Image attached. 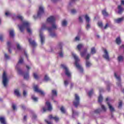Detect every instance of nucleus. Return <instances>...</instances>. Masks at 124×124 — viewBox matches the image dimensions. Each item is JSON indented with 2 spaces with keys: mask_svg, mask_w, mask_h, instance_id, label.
Instances as JSON below:
<instances>
[{
  "mask_svg": "<svg viewBox=\"0 0 124 124\" xmlns=\"http://www.w3.org/2000/svg\"><path fill=\"white\" fill-rule=\"evenodd\" d=\"M95 53H96V49H95V48H94V47L91 48L90 54L91 55H94V54H95Z\"/></svg>",
  "mask_w": 124,
  "mask_h": 124,
  "instance_id": "nucleus-27",
  "label": "nucleus"
},
{
  "mask_svg": "<svg viewBox=\"0 0 124 124\" xmlns=\"http://www.w3.org/2000/svg\"><path fill=\"white\" fill-rule=\"evenodd\" d=\"M116 43L118 44V45H120V43H122V40H121V38L118 37L116 39Z\"/></svg>",
  "mask_w": 124,
  "mask_h": 124,
  "instance_id": "nucleus-28",
  "label": "nucleus"
},
{
  "mask_svg": "<svg viewBox=\"0 0 124 124\" xmlns=\"http://www.w3.org/2000/svg\"><path fill=\"white\" fill-rule=\"evenodd\" d=\"M102 14L103 16H108V13L106 11V10H104L102 11Z\"/></svg>",
  "mask_w": 124,
  "mask_h": 124,
  "instance_id": "nucleus-34",
  "label": "nucleus"
},
{
  "mask_svg": "<svg viewBox=\"0 0 124 124\" xmlns=\"http://www.w3.org/2000/svg\"><path fill=\"white\" fill-rule=\"evenodd\" d=\"M103 100V97H102V96L101 95H100L98 98V102L99 103H101V102H102Z\"/></svg>",
  "mask_w": 124,
  "mask_h": 124,
  "instance_id": "nucleus-29",
  "label": "nucleus"
},
{
  "mask_svg": "<svg viewBox=\"0 0 124 124\" xmlns=\"http://www.w3.org/2000/svg\"><path fill=\"white\" fill-rule=\"evenodd\" d=\"M31 98H32V99L35 102H36L38 100V98L35 97V96H33V95L32 96Z\"/></svg>",
  "mask_w": 124,
  "mask_h": 124,
  "instance_id": "nucleus-44",
  "label": "nucleus"
},
{
  "mask_svg": "<svg viewBox=\"0 0 124 124\" xmlns=\"http://www.w3.org/2000/svg\"><path fill=\"white\" fill-rule=\"evenodd\" d=\"M61 67L62 68H63V69L65 70V74L68 77H71V73H70V71H69L68 68H67V67L65 65L62 64Z\"/></svg>",
  "mask_w": 124,
  "mask_h": 124,
  "instance_id": "nucleus-8",
  "label": "nucleus"
},
{
  "mask_svg": "<svg viewBox=\"0 0 124 124\" xmlns=\"http://www.w3.org/2000/svg\"><path fill=\"white\" fill-rule=\"evenodd\" d=\"M21 63H18L17 64L16 69L17 70V72L19 75H22L24 77V79L26 80L29 79V78H30V75H29V71H27L26 73H24L22 70H21V68H20V64Z\"/></svg>",
  "mask_w": 124,
  "mask_h": 124,
  "instance_id": "nucleus-3",
  "label": "nucleus"
},
{
  "mask_svg": "<svg viewBox=\"0 0 124 124\" xmlns=\"http://www.w3.org/2000/svg\"><path fill=\"white\" fill-rule=\"evenodd\" d=\"M52 94L53 96H57V91L53 90L52 91Z\"/></svg>",
  "mask_w": 124,
  "mask_h": 124,
  "instance_id": "nucleus-36",
  "label": "nucleus"
},
{
  "mask_svg": "<svg viewBox=\"0 0 124 124\" xmlns=\"http://www.w3.org/2000/svg\"><path fill=\"white\" fill-rule=\"evenodd\" d=\"M45 122H46V124H52V123H51V122H50L47 121L46 120H45Z\"/></svg>",
  "mask_w": 124,
  "mask_h": 124,
  "instance_id": "nucleus-61",
  "label": "nucleus"
},
{
  "mask_svg": "<svg viewBox=\"0 0 124 124\" xmlns=\"http://www.w3.org/2000/svg\"><path fill=\"white\" fill-rule=\"evenodd\" d=\"M7 46L9 48V53H11V50H10V48H11V43L10 42H7Z\"/></svg>",
  "mask_w": 124,
  "mask_h": 124,
  "instance_id": "nucleus-33",
  "label": "nucleus"
},
{
  "mask_svg": "<svg viewBox=\"0 0 124 124\" xmlns=\"http://www.w3.org/2000/svg\"><path fill=\"white\" fill-rule=\"evenodd\" d=\"M86 67H90L92 65V63L90 62H87L86 63Z\"/></svg>",
  "mask_w": 124,
  "mask_h": 124,
  "instance_id": "nucleus-54",
  "label": "nucleus"
},
{
  "mask_svg": "<svg viewBox=\"0 0 124 124\" xmlns=\"http://www.w3.org/2000/svg\"><path fill=\"white\" fill-rule=\"evenodd\" d=\"M71 55L72 57L74 58L76 62H80V58H79V56H78L74 52H71Z\"/></svg>",
  "mask_w": 124,
  "mask_h": 124,
  "instance_id": "nucleus-13",
  "label": "nucleus"
},
{
  "mask_svg": "<svg viewBox=\"0 0 124 124\" xmlns=\"http://www.w3.org/2000/svg\"><path fill=\"white\" fill-rule=\"evenodd\" d=\"M60 51L58 52V56L60 58H63L64 54L63 53V51H62V47L61 46H59Z\"/></svg>",
  "mask_w": 124,
  "mask_h": 124,
  "instance_id": "nucleus-16",
  "label": "nucleus"
},
{
  "mask_svg": "<svg viewBox=\"0 0 124 124\" xmlns=\"http://www.w3.org/2000/svg\"><path fill=\"white\" fill-rule=\"evenodd\" d=\"M64 84L65 86L66 87V86H67V85H68V82H67V80H65L64 82Z\"/></svg>",
  "mask_w": 124,
  "mask_h": 124,
  "instance_id": "nucleus-58",
  "label": "nucleus"
},
{
  "mask_svg": "<svg viewBox=\"0 0 124 124\" xmlns=\"http://www.w3.org/2000/svg\"><path fill=\"white\" fill-rule=\"evenodd\" d=\"M107 91H108V92H109L110 91V86H109V85L107 86Z\"/></svg>",
  "mask_w": 124,
  "mask_h": 124,
  "instance_id": "nucleus-63",
  "label": "nucleus"
},
{
  "mask_svg": "<svg viewBox=\"0 0 124 124\" xmlns=\"http://www.w3.org/2000/svg\"><path fill=\"white\" fill-rule=\"evenodd\" d=\"M24 62V59L22 57H20L19 59L18 62Z\"/></svg>",
  "mask_w": 124,
  "mask_h": 124,
  "instance_id": "nucleus-53",
  "label": "nucleus"
},
{
  "mask_svg": "<svg viewBox=\"0 0 124 124\" xmlns=\"http://www.w3.org/2000/svg\"><path fill=\"white\" fill-rule=\"evenodd\" d=\"M93 93V89H91L88 93L89 96H92Z\"/></svg>",
  "mask_w": 124,
  "mask_h": 124,
  "instance_id": "nucleus-40",
  "label": "nucleus"
},
{
  "mask_svg": "<svg viewBox=\"0 0 124 124\" xmlns=\"http://www.w3.org/2000/svg\"><path fill=\"white\" fill-rule=\"evenodd\" d=\"M16 19H18L19 20H21L22 21L23 20V16H22L18 15L16 16Z\"/></svg>",
  "mask_w": 124,
  "mask_h": 124,
  "instance_id": "nucleus-45",
  "label": "nucleus"
},
{
  "mask_svg": "<svg viewBox=\"0 0 124 124\" xmlns=\"http://www.w3.org/2000/svg\"><path fill=\"white\" fill-rule=\"evenodd\" d=\"M94 112L96 114H98V113H100V112H101V109L100 108L97 109L95 110Z\"/></svg>",
  "mask_w": 124,
  "mask_h": 124,
  "instance_id": "nucleus-47",
  "label": "nucleus"
},
{
  "mask_svg": "<svg viewBox=\"0 0 124 124\" xmlns=\"http://www.w3.org/2000/svg\"><path fill=\"white\" fill-rule=\"evenodd\" d=\"M29 42L32 46H36V43L34 40L31 41V39H29Z\"/></svg>",
  "mask_w": 124,
  "mask_h": 124,
  "instance_id": "nucleus-22",
  "label": "nucleus"
},
{
  "mask_svg": "<svg viewBox=\"0 0 124 124\" xmlns=\"http://www.w3.org/2000/svg\"><path fill=\"white\" fill-rule=\"evenodd\" d=\"M123 60H124V57H123L122 56L118 57V62H123Z\"/></svg>",
  "mask_w": 124,
  "mask_h": 124,
  "instance_id": "nucleus-39",
  "label": "nucleus"
},
{
  "mask_svg": "<svg viewBox=\"0 0 124 124\" xmlns=\"http://www.w3.org/2000/svg\"><path fill=\"white\" fill-rule=\"evenodd\" d=\"M73 103L75 107H78V105H79L80 103V97H79L78 94H75V99L74 100Z\"/></svg>",
  "mask_w": 124,
  "mask_h": 124,
  "instance_id": "nucleus-7",
  "label": "nucleus"
},
{
  "mask_svg": "<svg viewBox=\"0 0 124 124\" xmlns=\"http://www.w3.org/2000/svg\"><path fill=\"white\" fill-rule=\"evenodd\" d=\"M33 76H34V78H35L37 80V79H38V78H39V77H38V75L36 73H35L33 74Z\"/></svg>",
  "mask_w": 124,
  "mask_h": 124,
  "instance_id": "nucleus-48",
  "label": "nucleus"
},
{
  "mask_svg": "<svg viewBox=\"0 0 124 124\" xmlns=\"http://www.w3.org/2000/svg\"><path fill=\"white\" fill-rule=\"evenodd\" d=\"M108 108L110 110V111L111 113H113V112H115V108H114V107L112 106V105L111 104H110L109 103H108Z\"/></svg>",
  "mask_w": 124,
  "mask_h": 124,
  "instance_id": "nucleus-18",
  "label": "nucleus"
},
{
  "mask_svg": "<svg viewBox=\"0 0 124 124\" xmlns=\"http://www.w3.org/2000/svg\"><path fill=\"white\" fill-rule=\"evenodd\" d=\"M60 110L62 113V114H65L66 113V110H65V108H64L63 107H62L60 108Z\"/></svg>",
  "mask_w": 124,
  "mask_h": 124,
  "instance_id": "nucleus-31",
  "label": "nucleus"
},
{
  "mask_svg": "<svg viewBox=\"0 0 124 124\" xmlns=\"http://www.w3.org/2000/svg\"><path fill=\"white\" fill-rule=\"evenodd\" d=\"M80 40V36H77L75 38V41H79Z\"/></svg>",
  "mask_w": 124,
  "mask_h": 124,
  "instance_id": "nucleus-50",
  "label": "nucleus"
},
{
  "mask_svg": "<svg viewBox=\"0 0 124 124\" xmlns=\"http://www.w3.org/2000/svg\"><path fill=\"white\" fill-rule=\"evenodd\" d=\"M46 106H47V108H43L44 112H46V111H47V110H48V111H51L52 110V106L51 105V104L50 103V102H46Z\"/></svg>",
  "mask_w": 124,
  "mask_h": 124,
  "instance_id": "nucleus-12",
  "label": "nucleus"
},
{
  "mask_svg": "<svg viewBox=\"0 0 124 124\" xmlns=\"http://www.w3.org/2000/svg\"><path fill=\"white\" fill-rule=\"evenodd\" d=\"M23 95L24 96H26V95H27V92H26V91H23Z\"/></svg>",
  "mask_w": 124,
  "mask_h": 124,
  "instance_id": "nucleus-60",
  "label": "nucleus"
},
{
  "mask_svg": "<svg viewBox=\"0 0 124 124\" xmlns=\"http://www.w3.org/2000/svg\"><path fill=\"white\" fill-rule=\"evenodd\" d=\"M48 119L49 120H52V119H53V120H55L56 122H59V117H58L57 116H55V117H53V116L52 115H49L48 116Z\"/></svg>",
  "mask_w": 124,
  "mask_h": 124,
  "instance_id": "nucleus-19",
  "label": "nucleus"
},
{
  "mask_svg": "<svg viewBox=\"0 0 124 124\" xmlns=\"http://www.w3.org/2000/svg\"><path fill=\"white\" fill-rule=\"evenodd\" d=\"M121 3H122V4H123V5H124V0H122L121 1Z\"/></svg>",
  "mask_w": 124,
  "mask_h": 124,
  "instance_id": "nucleus-64",
  "label": "nucleus"
},
{
  "mask_svg": "<svg viewBox=\"0 0 124 124\" xmlns=\"http://www.w3.org/2000/svg\"><path fill=\"white\" fill-rule=\"evenodd\" d=\"M86 30H89L91 28V25L89 23H87L86 25Z\"/></svg>",
  "mask_w": 124,
  "mask_h": 124,
  "instance_id": "nucleus-52",
  "label": "nucleus"
},
{
  "mask_svg": "<svg viewBox=\"0 0 124 124\" xmlns=\"http://www.w3.org/2000/svg\"><path fill=\"white\" fill-rule=\"evenodd\" d=\"M75 65L76 67L79 70L80 72L82 73L83 72V67H82V66L79 64L78 62L75 63Z\"/></svg>",
  "mask_w": 124,
  "mask_h": 124,
  "instance_id": "nucleus-17",
  "label": "nucleus"
},
{
  "mask_svg": "<svg viewBox=\"0 0 124 124\" xmlns=\"http://www.w3.org/2000/svg\"><path fill=\"white\" fill-rule=\"evenodd\" d=\"M101 107L102 108V110L104 112H106V110H107V108H106V107H105V106L104 105L101 104Z\"/></svg>",
  "mask_w": 124,
  "mask_h": 124,
  "instance_id": "nucleus-35",
  "label": "nucleus"
},
{
  "mask_svg": "<svg viewBox=\"0 0 124 124\" xmlns=\"http://www.w3.org/2000/svg\"><path fill=\"white\" fill-rule=\"evenodd\" d=\"M15 93L16 96L19 97V96H20L21 94H20V93L19 92V90L17 89H16L15 90Z\"/></svg>",
  "mask_w": 124,
  "mask_h": 124,
  "instance_id": "nucleus-30",
  "label": "nucleus"
},
{
  "mask_svg": "<svg viewBox=\"0 0 124 124\" xmlns=\"http://www.w3.org/2000/svg\"><path fill=\"white\" fill-rule=\"evenodd\" d=\"M98 26L99 27V28H101V29H103V24H102V22L99 21L98 22Z\"/></svg>",
  "mask_w": 124,
  "mask_h": 124,
  "instance_id": "nucleus-37",
  "label": "nucleus"
},
{
  "mask_svg": "<svg viewBox=\"0 0 124 124\" xmlns=\"http://www.w3.org/2000/svg\"><path fill=\"white\" fill-rule=\"evenodd\" d=\"M83 47H84V45L82 44H79L77 46V49H78V51H80L81 49H82V48H83Z\"/></svg>",
  "mask_w": 124,
  "mask_h": 124,
  "instance_id": "nucleus-23",
  "label": "nucleus"
},
{
  "mask_svg": "<svg viewBox=\"0 0 124 124\" xmlns=\"http://www.w3.org/2000/svg\"><path fill=\"white\" fill-rule=\"evenodd\" d=\"M84 18L86 20V23H89L90 21H91V18H90V17L87 15H86L84 16Z\"/></svg>",
  "mask_w": 124,
  "mask_h": 124,
  "instance_id": "nucleus-25",
  "label": "nucleus"
},
{
  "mask_svg": "<svg viewBox=\"0 0 124 124\" xmlns=\"http://www.w3.org/2000/svg\"><path fill=\"white\" fill-rule=\"evenodd\" d=\"M110 26V24L107 23L106 25L104 26V27H103L102 30H106L107 29H108L109 27Z\"/></svg>",
  "mask_w": 124,
  "mask_h": 124,
  "instance_id": "nucleus-38",
  "label": "nucleus"
},
{
  "mask_svg": "<svg viewBox=\"0 0 124 124\" xmlns=\"http://www.w3.org/2000/svg\"><path fill=\"white\" fill-rule=\"evenodd\" d=\"M72 112H73V118L76 117V116H77L78 114V112H77L76 111L73 110H72Z\"/></svg>",
  "mask_w": 124,
  "mask_h": 124,
  "instance_id": "nucleus-32",
  "label": "nucleus"
},
{
  "mask_svg": "<svg viewBox=\"0 0 124 124\" xmlns=\"http://www.w3.org/2000/svg\"><path fill=\"white\" fill-rule=\"evenodd\" d=\"M79 22H83V17L82 16L79 17Z\"/></svg>",
  "mask_w": 124,
  "mask_h": 124,
  "instance_id": "nucleus-56",
  "label": "nucleus"
},
{
  "mask_svg": "<svg viewBox=\"0 0 124 124\" xmlns=\"http://www.w3.org/2000/svg\"><path fill=\"white\" fill-rule=\"evenodd\" d=\"M9 34L11 37H13L15 35V33H14V30L13 29L9 30Z\"/></svg>",
  "mask_w": 124,
  "mask_h": 124,
  "instance_id": "nucleus-21",
  "label": "nucleus"
},
{
  "mask_svg": "<svg viewBox=\"0 0 124 124\" xmlns=\"http://www.w3.org/2000/svg\"><path fill=\"white\" fill-rule=\"evenodd\" d=\"M0 41H3V35L2 34H0Z\"/></svg>",
  "mask_w": 124,
  "mask_h": 124,
  "instance_id": "nucleus-51",
  "label": "nucleus"
},
{
  "mask_svg": "<svg viewBox=\"0 0 124 124\" xmlns=\"http://www.w3.org/2000/svg\"><path fill=\"white\" fill-rule=\"evenodd\" d=\"M5 15L7 17H9V16H11V13L9 11H7L5 12Z\"/></svg>",
  "mask_w": 124,
  "mask_h": 124,
  "instance_id": "nucleus-46",
  "label": "nucleus"
},
{
  "mask_svg": "<svg viewBox=\"0 0 124 124\" xmlns=\"http://www.w3.org/2000/svg\"><path fill=\"white\" fill-rule=\"evenodd\" d=\"M18 28L20 31H24L25 30H27L29 33H31V23L28 21H23L22 25H18Z\"/></svg>",
  "mask_w": 124,
  "mask_h": 124,
  "instance_id": "nucleus-2",
  "label": "nucleus"
},
{
  "mask_svg": "<svg viewBox=\"0 0 124 124\" xmlns=\"http://www.w3.org/2000/svg\"><path fill=\"white\" fill-rule=\"evenodd\" d=\"M4 56H5V59H9V56H8V55L7 54H5Z\"/></svg>",
  "mask_w": 124,
  "mask_h": 124,
  "instance_id": "nucleus-62",
  "label": "nucleus"
},
{
  "mask_svg": "<svg viewBox=\"0 0 124 124\" xmlns=\"http://www.w3.org/2000/svg\"><path fill=\"white\" fill-rule=\"evenodd\" d=\"M114 76L115 78H116L117 81H118V82L117 83V86L118 87H121V77L117 76V73H114Z\"/></svg>",
  "mask_w": 124,
  "mask_h": 124,
  "instance_id": "nucleus-15",
  "label": "nucleus"
},
{
  "mask_svg": "<svg viewBox=\"0 0 124 124\" xmlns=\"http://www.w3.org/2000/svg\"><path fill=\"white\" fill-rule=\"evenodd\" d=\"M86 54H87V49H84L83 51H80V55L82 58H84L86 56Z\"/></svg>",
  "mask_w": 124,
  "mask_h": 124,
  "instance_id": "nucleus-24",
  "label": "nucleus"
},
{
  "mask_svg": "<svg viewBox=\"0 0 124 124\" xmlns=\"http://www.w3.org/2000/svg\"><path fill=\"white\" fill-rule=\"evenodd\" d=\"M56 20V18H55V16H51L49 17H48L46 20V24H43L42 26V29H43V28H45V27H49L51 24H53V23L55 22V20Z\"/></svg>",
  "mask_w": 124,
  "mask_h": 124,
  "instance_id": "nucleus-4",
  "label": "nucleus"
},
{
  "mask_svg": "<svg viewBox=\"0 0 124 124\" xmlns=\"http://www.w3.org/2000/svg\"><path fill=\"white\" fill-rule=\"evenodd\" d=\"M21 108H22V109H23V110H25V109H26V107L25 106V105H21Z\"/></svg>",
  "mask_w": 124,
  "mask_h": 124,
  "instance_id": "nucleus-59",
  "label": "nucleus"
},
{
  "mask_svg": "<svg viewBox=\"0 0 124 124\" xmlns=\"http://www.w3.org/2000/svg\"><path fill=\"white\" fill-rule=\"evenodd\" d=\"M118 8V14H122V13H123V12L124 10V8L122 7V5H119Z\"/></svg>",
  "mask_w": 124,
  "mask_h": 124,
  "instance_id": "nucleus-20",
  "label": "nucleus"
},
{
  "mask_svg": "<svg viewBox=\"0 0 124 124\" xmlns=\"http://www.w3.org/2000/svg\"><path fill=\"white\" fill-rule=\"evenodd\" d=\"M8 81L9 79L7 78V74L6 73V72H4L2 76V83L4 87H6L7 86Z\"/></svg>",
  "mask_w": 124,
  "mask_h": 124,
  "instance_id": "nucleus-6",
  "label": "nucleus"
},
{
  "mask_svg": "<svg viewBox=\"0 0 124 124\" xmlns=\"http://www.w3.org/2000/svg\"><path fill=\"white\" fill-rule=\"evenodd\" d=\"M103 58H104V59H105V60H107V61H110V58L109 57V53H108V51H107V49L104 48L103 49Z\"/></svg>",
  "mask_w": 124,
  "mask_h": 124,
  "instance_id": "nucleus-11",
  "label": "nucleus"
},
{
  "mask_svg": "<svg viewBox=\"0 0 124 124\" xmlns=\"http://www.w3.org/2000/svg\"><path fill=\"white\" fill-rule=\"evenodd\" d=\"M50 36L51 37H57V33H50Z\"/></svg>",
  "mask_w": 124,
  "mask_h": 124,
  "instance_id": "nucleus-43",
  "label": "nucleus"
},
{
  "mask_svg": "<svg viewBox=\"0 0 124 124\" xmlns=\"http://www.w3.org/2000/svg\"><path fill=\"white\" fill-rule=\"evenodd\" d=\"M16 47H17V50H18V51H21L22 52H24L25 56H26V57H28V53H27L26 50H25L22 47V46H21L20 44H19L18 43H16Z\"/></svg>",
  "mask_w": 124,
  "mask_h": 124,
  "instance_id": "nucleus-9",
  "label": "nucleus"
},
{
  "mask_svg": "<svg viewBox=\"0 0 124 124\" xmlns=\"http://www.w3.org/2000/svg\"><path fill=\"white\" fill-rule=\"evenodd\" d=\"M34 90L35 92H36V93H40V94H41V95H42L43 96H44V95H45V93H44V92L41 89H39L37 85H35L34 86Z\"/></svg>",
  "mask_w": 124,
  "mask_h": 124,
  "instance_id": "nucleus-10",
  "label": "nucleus"
},
{
  "mask_svg": "<svg viewBox=\"0 0 124 124\" xmlns=\"http://www.w3.org/2000/svg\"><path fill=\"white\" fill-rule=\"evenodd\" d=\"M71 13L72 14H76L77 13V10L76 9H73L71 10Z\"/></svg>",
  "mask_w": 124,
  "mask_h": 124,
  "instance_id": "nucleus-42",
  "label": "nucleus"
},
{
  "mask_svg": "<svg viewBox=\"0 0 124 124\" xmlns=\"http://www.w3.org/2000/svg\"><path fill=\"white\" fill-rule=\"evenodd\" d=\"M12 108H13V110H16V105L15 104H13Z\"/></svg>",
  "mask_w": 124,
  "mask_h": 124,
  "instance_id": "nucleus-55",
  "label": "nucleus"
},
{
  "mask_svg": "<svg viewBox=\"0 0 124 124\" xmlns=\"http://www.w3.org/2000/svg\"><path fill=\"white\" fill-rule=\"evenodd\" d=\"M50 25H51V27L50 28L49 27V26H47L41 28L40 30V37L41 44H43V43L45 42V36L42 33V30H47L49 32H51L53 31V30H56L57 29V28H58V25H57L55 22L51 23Z\"/></svg>",
  "mask_w": 124,
  "mask_h": 124,
  "instance_id": "nucleus-1",
  "label": "nucleus"
},
{
  "mask_svg": "<svg viewBox=\"0 0 124 124\" xmlns=\"http://www.w3.org/2000/svg\"><path fill=\"white\" fill-rule=\"evenodd\" d=\"M124 17H122L120 18H116L114 19V23L116 24H121L122 22H124Z\"/></svg>",
  "mask_w": 124,
  "mask_h": 124,
  "instance_id": "nucleus-14",
  "label": "nucleus"
},
{
  "mask_svg": "<svg viewBox=\"0 0 124 124\" xmlns=\"http://www.w3.org/2000/svg\"><path fill=\"white\" fill-rule=\"evenodd\" d=\"M123 104V103L122 102H119V108H122V105Z\"/></svg>",
  "mask_w": 124,
  "mask_h": 124,
  "instance_id": "nucleus-57",
  "label": "nucleus"
},
{
  "mask_svg": "<svg viewBox=\"0 0 124 124\" xmlns=\"http://www.w3.org/2000/svg\"><path fill=\"white\" fill-rule=\"evenodd\" d=\"M49 80H50V78H49V77H48L47 75H46L45 76L44 80L46 81H49Z\"/></svg>",
  "mask_w": 124,
  "mask_h": 124,
  "instance_id": "nucleus-41",
  "label": "nucleus"
},
{
  "mask_svg": "<svg viewBox=\"0 0 124 124\" xmlns=\"http://www.w3.org/2000/svg\"><path fill=\"white\" fill-rule=\"evenodd\" d=\"M44 14V6L43 5H40L39 7V11H38L37 15H35L33 16L34 19H36L38 18V17H40L41 15H43Z\"/></svg>",
  "mask_w": 124,
  "mask_h": 124,
  "instance_id": "nucleus-5",
  "label": "nucleus"
},
{
  "mask_svg": "<svg viewBox=\"0 0 124 124\" xmlns=\"http://www.w3.org/2000/svg\"><path fill=\"white\" fill-rule=\"evenodd\" d=\"M91 55L92 54L91 53L88 54L85 58L86 60H89V59H90V58L91 57Z\"/></svg>",
  "mask_w": 124,
  "mask_h": 124,
  "instance_id": "nucleus-49",
  "label": "nucleus"
},
{
  "mask_svg": "<svg viewBox=\"0 0 124 124\" xmlns=\"http://www.w3.org/2000/svg\"><path fill=\"white\" fill-rule=\"evenodd\" d=\"M62 27H66L67 26V21L66 20H63L62 22Z\"/></svg>",
  "mask_w": 124,
  "mask_h": 124,
  "instance_id": "nucleus-26",
  "label": "nucleus"
}]
</instances>
